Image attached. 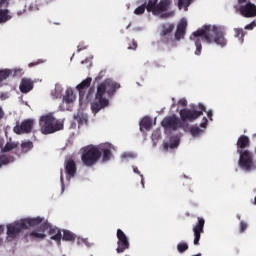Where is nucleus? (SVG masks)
<instances>
[{"instance_id":"obj_57","label":"nucleus","mask_w":256,"mask_h":256,"mask_svg":"<svg viewBox=\"0 0 256 256\" xmlns=\"http://www.w3.org/2000/svg\"><path fill=\"white\" fill-rule=\"evenodd\" d=\"M85 64V61H82V65Z\"/></svg>"},{"instance_id":"obj_34","label":"nucleus","mask_w":256,"mask_h":256,"mask_svg":"<svg viewBox=\"0 0 256 256\" xmlns=\"http://www.w3.org/2000/svg\"><path fill=\"white\" fill-rule=\"evenodd\" d=\"M9 73L11 72L7 68L0 70V83H2V81H6V79H9L10 77Z\"/></svg>"},{"instance_id":"obj_19","label":"nucleus","mask_w":256,"mask_h":256,"mask_svg":"<svg viewBox=\"0 0 256 256\" xmlns=\"http://www.w3.org/2000/svg\"><path fill=\"white\" fill-rule=\"evenodd\" d=\"M50 236V239L53 241H57V243H61V230L57 228V226H53L49 224L46 220V237Z\"/></svg>"},{"instance_id":"obj_33","label":"nucleus","mask_w":256,"mask_h":256,"mask_svg":"<svg viewBox=\"0 0 256 256\" xmlns=\"http://www.w3.org/2000/svg\"><path fill=\"white\" fill-rule=\"evenodd\" d=\"M135 157H137V154L133 152H124L121 155L122 161H130V159H135Z\"/></svg>"},{"instance_id":"obj_30","label":"nucleus","mask_w":256,"mask_h":256,"mask_svg":"<svg viewBox=\"0 0 256 256\" xmlns=\"http://www.w3.org/2000/svg\"><path fill=\"white\" fill-rule=\"evenodd\" d=\"M21 153H29L31 149H33V142L31 141H24L20 145Z\"/></svg>"},{"instance_id":"obj_16","label":"nucleus","mask_w":256,"mask_h":256,"mask_svg":"<svg viewBox=\"0 0 256 256\" xmlns=\"http://www.w3.org/2000/svg\"><path fill=\"white\" fill-rule=\"evenodd\" d=\"M198 222L193 226L194 233V245H199V241H201V233H203L205 229V219L202 217H198Z\"/></svg>"},{"instance_id":"obj_22","label":"nucleus","mask_w":256,"mask_h":256,"mask_svg":"<svg viewBox=\"0 0 256 256\" xmlns=\"http://www.w3.org/2000/svg\"><path fill=\"white\" fill-rule=\"evenodd\" d=\"M20 91L21 93H29V91H33V80L23 78L20 83Z\"/></svg>"},{"instance_id":"obj_13","label":"nucleus","mask_w":256,"mask_h":256,"mask_svg":"<svg viewBox=\"0 0 256 256\" xmlns=\"http://www.w3.org/2000/svg\"><path fill=\"white\" fill-rule=\"evenodd\" d=\"M41 218V221L37 224L40 225L39 227L32 230L29 234V237L36 240L45 239L47 237V226H46V220L39 216Z\"/></svg>"},{"instance_id":"obj_1","label":"nucleus","mask_w":256,"mask_h":256,"mask_svg":"<svg viewBox=\"0 0 256 256\" xmlns=\"http://www.w3.org/2000/svg\"><path fill=\"white\" fill-rule=\"evenodd\" d=\"M190 41L195 43V55H201V51L203 50V46L201 45V41H205L208 45H216L219 49H225L227 47V34L225 30L221 26L215 25H205L203 28L194 32L190 36Z\"/></svg>"},{"instance_id":"obj_49","label":"nucleus","mask_w":256,"mask_h":256,"mask_svg":"<svg viewBox=\"0 0 256 256\" xmlns=\"http://www.w3.org/2000/svg\"><path fill=\"white\" fill-rule=\"evenodd\" d=\"M5 231V227L3 225H0V235Z\"/></svg>"},{"instance_id":"obj_11","label":"nucleus","mask_w":256,"mask_h":256,"mask_svg":"<svg viewBox=\"0 0 256 256\" xmlns=\"http://www.w3.org/2000/svg\"><path fill=\"white\" fill-rule=\"evenodd\" d=\"M161 125L166 133H173V131H179V129H183V121L177 117V115L164 118L161 122Z\"/></svg>"},{"instance_id":"obj_7","label":"nucleus","mask_w":256,"mask_h":256,"mask_svg":"<svg viewBox=\"0 0 256 256\" xmlns=\"http://www.w3.org/2000/svg\"><path fill=\"white\" fill-rule=\"evenodd\" d=\"M40 217L33 218H22L20 220H16L6 225L7 231V241H13L16 237L21 235V231L24 229H29L30 227H37L38 223H41Z\"/></svg>"},{"instance_id":"obj_18","label":"nucleus","mask_w":256,"mask_h":256,"mask_svg":"<svg viewBox=\"0 0 256 256\" xmlns=\"http://www.w3.org/2000/svg\"><path fill=\"white\" fill-rule=\"evenodd\" d=\"M208 123L209 120L207 119V117H203L200 125H193L190 127V134L195 138L201 137V135L205 133Z\"/></svg>"},{"instance_id":"obj_28","label":"nucleus","mask_w":256,"mask_h":256,"mask_svg":"<svg viewBox=\"0 0 256 256\" xmlns=\"http://www.w3.org/2000/svg\"><path fill=\"white\" fill-rule=\"evenodd\" d=\"M62 239L63 241H69L70 243H73V241L77 239V235L69 230H64Z\"/></svg>"},{"instance_id":"obj_40","label":"nucleus","mask_w":256,"mask_h":256,"mask_svg":"<svg viewBox=\"0 0 256 256\" xmlns=\"http://www.w3.org/2000/svg\"><path fill=\"white\" fill-rule=\"evenodd\" d=\"M11 0H0V9H7Z\"/></svg>"},{"instance_id":"obj_8","label":"nucleus","mask_w":256,"mask_h":256,"mask_svg":"<svg viewBox=\"0 0 256 256\" xmlns=\"http://www.w3.org/2000/svg\"><path fill=\"white\" fill-rule=\"evenodd\" d=\"M40 131L43 135H51L63 129V124L53 117V114H46L40 117Z\"/></svg>"},{"instance_id":"obj_56","label":"nucleus","mask_w":256,"mask_h":256,"mask_svg":"<svg viewBox=\"0 0 256 256\" xmlns=\"http://www.w3.org/2000/svg\"><path fill=\"white\" fill-rule=\"evenodd\" d=\"M129 27H131V24H129V25L127 26V29H129Z\"/></svg>"},{"instance_id":"obj_26","label":"nucleus","mask_w":256,"mask_h":256,"mask_svg":"<svg viewBox=\"0 0 256 256\" xmlns=\"http://www.w3.org/2000/svg\"><path fill=\"white\" fill-rule=\"evenodd\" d=\"M17 142L9 141L7 142L4 147L1 146L2 153H11V151H15L17 149Z\"/></svg>"},{"instance_id":"obj_48","label":"nucleus","mask_w":256,"mask_h":256,"mask_svg":"<svg viewBox=\"0 0 256 256\" xmlns=\"http://www.w3.org/2000/svg\"><path fill=\"white\" fill-rule=\"evenodd\" d=\"M134 33H137L139 31H143V27H135L133 28Z\"/></svg>"},{"instance_id":"obj_45","label":"nucleus","mask_w":256,"mask_h":256,"mask_svg":"<svg viewBox=\"0 0 256 256\" xmlns=\"http://www.w3.org/2000/svg\"><path fill=\"white\" fill-rule=\"evenodd\" d=\"M204 112L207 114L210 121H213V110H205Z\"/></svg>"},{"instance_id":"obj_42","label":"nucleus","mask_w":256,"mask_h":256,"mask_svg":"<svg viewBox=\"0 0 256 256\" xmlns=\"http://www.w3.org/2000/svg\"><path fill=\"white\" fill-rule=\"evenodd\" d=\"M255 27H256V22L252 21L250 24L245 26V29L248 31H253V29H255Z\"/></svg>"},{"instance_id":"obj_53","label":"nucleus","mask_w":256,"mask_h":256,"mask_svg":"<svg viewBox=\"0 0 256 256\" xmlns=\"http://www.w3.org/2000/svg\"><path fill=\"white\" fill-rule=\"evenodd\" d=\"M237 219H239V221H241V215H237Z\"/></svg>"},{"instance_id":"obj_47","label":"nucleus","mask_w":256,"mask_h":256,"mask_svg":"<svg viewBox=\"0 0 256 256\" xmlns=\"http://www.w3.org/2000/svg\"><path fill=\"white\" fill-rule=\"evenodd\" d=\"M60 181L62 185V193L65 191V182L63 181V172H61Z\"/></svg>"},{"instance_id":"obj_32","label":"nucleus","mask_w":256,"mask_h":256,"mask_svg":"<svg viewBox=\"0 0 256 256\" xmlns=\"http://www.w3.org/2000/svg\"><path fill=\"white\" fill-rule=\"evenodd\" d=\"M193 3V0H178V8L184 9V11H189V6Z\"/></svg>"},{"instance_id":"obj_25","label":"nucleus","mask_w":256,"mask_h":256,"mask_svg":"<svg viewBox=\"0 0 256 256\" xmlns=\"http://www.w3.org/2000/svg\"><path fill=\"white\" fill-rule=\"evenodd\" d=\"M74 120L78 123L79 127L82 125H87V115L84 112H78L74 115Z\"/></svg>"},{"instance_id":"obj_46","label":"nucleus","mask_w":256,"mask_h":256,"mask_svg":"<svg viewBox=\"0 0 256 256\" xmlns=\"http://www.w3.org/2000/svg\"><path fill=\"white\" fill-rule=\"evenodd\" d=\"M128 49H129L130 51H135V49H137V43H136L135 41H133L132 44H130V45L128 46Z\"/></svg>"},{"instance_id":"obj_4","label":"nucleus","mask_w":256,"mask_h":256,"mask_svg":"<svg viewBox=\"0 0 256 256\" xmlns=\"http://www.w3.org/2000/svg\"><path fill=\"white\" fill-rule=\"evenodd\" d=\"M173 29L175 25L171 23H165L160 29V41L166 45L167 49H175L179 47V42L185 39V31L187 29V19L182 18L178 23L176 32L173 38Z\"/></svg>"},{"instance_id":"obj_38","label":"nucleus","mask_w":256,"mask_h":256,"mask_svg":"<svg viewBox=\"0 0 256 256\" xmlns=\"http://www.w3.org/2000/svg\"><path fill=\"white\" fill-rule=\"evenodd\" d=\"M77 245H85V247H91L89 240L83 237H77Z\"/></svg>"},{"instance_id":"obj_27","label":"nucleus","mask_w":256,"mask_h":256,"mask_svg":"<svg viewBox=\"0 0 256 256\" xmlns=\"http://www.w3.org/2000/svg\"><path fill=\"white\" fill-rule=\"evenodd\" d=\"M13 161H15V158L11 155L9 156H7V154L0 155V167L9 165V163H13Z\"/></svg>"},{"instance_id":"obj_20","label":"nucleus","mask_w":256,"mask_h":256,"mask_svg":"<svg viewBox=\"0 0 256 256\" xmlns=\"http://www.w3.org/2000/svg\"><path fill=\"white\" fill-rule=\"evenodd\" d=\"M65 173H66V181H71L75 174L77 173V164L73 160L65 161Z\"/></svg>"},{"instance_id":"obj_59","label":"nucleus","mask_w":256,"mask_h":256,"mask_svg":"<svg viewBox=\"0 0 256 256\" xmlns=\"http://www.w3.org/2000/svg\"><path fill=\"white\" fill-rule=\"evenodd\" d=\"M127 8L129 9V4H128Z\"/></svg>"},{"instance_id":"obj_31","label":"nucleus","mask_w":256,"mask_h":256,"mask_svg":"<svg viewBox=\"0 0 256 256\" xmlns=\"http://www.w3.org/2000/svg\"><path fill=\"white\" fill-rule=\"evenodd\" d=\"M51 96L54 99H61V97L63 96V87L61 86H56L54 90L51 91Z\"/></svg>"},{"instance_id":"obj_41","label":"nucleus","mask_w":256,"mask_h":256,"mask_svg":"<svg viewBox=\"0 0 256 256\" xmlns=\"http://www.w3.org/2000/svg\"><path fill=\"white\" fill-rule=\"evenodd\" d=\"M133 171H134V173H136L137 175H140V177H141V185H142V187H145V181L143 180V175H142L141 172L139 171V168L133 167Z\"/></svg>"},{"instance_id":"obj_36","label":"nucleus","mask_w":256,"mask_h":256,"mask_svg":"<svg viewBox=\"0 0 256 256\" xmlns=\"http://www.w3.org/2000/svg\"><path fill=\"white\" fill-rule=\"evenodd\" d=\"M10 77H17V75H23L22 68L8 69Z\"/></svg>"},{"instance_id":"obj_39","label":"nucleus","mask_w":256,"mask_h":256,"mask_svg":"<svg viewBox=\"0 0 256 256\" xmlns=\"http://www.w3.org/2000/svg\"><path fill=\"white\" fill-rule=\"evenodd\" d=\"M247 227H249L247 222H245L244 220H241L240 221V233H245V231H247Z\"/></svg>"},{"instance_id":"obj_29","label":"nucleus","mask_w":256,"mask_h":256,"mask_svg":"<svg viewBox=\"0 0 256 256\" xmlns=\"http://www.w3.org/2000/svg\"><path fill=\"white\" fill-rule=\"evenodd\" d=\"M234 33H235L234 37H236V39H238L239 44L243 45V41H244V37H245V32L243 31V29L235 28Z\"/></svg>"},{"instance_id":"obj_52","label":"nucleus","mask_w":256,"mask_h":256,"mask_svg":"<svg viewBox=\"0 0 256 256\" xmlns=\"http://www.w3.org/2000/svg\"><path fill=\"white\" fill-rule=\"evenodd\" d=\"M83 49H85L83 46H81V45L78 46V52L83 51Z\"/></svg>"},{"instance_id":"obj_3","label":"nucleus","mask_w":256,"mask_h":256,"mask_svg":"<svg viewBox=\"0 0 256 256\" xmlns=\"http://www.w3.org/2000/svg\"><path fill=\"white\" fill-rule=\"evenodd\" d=\"M117 89H121V85L113 79H106L97 86L95 98L91 102V111L94 117L97 113L109 107V99L115 95Z\"/></svg>"},{"instance_id":"obj_23","label":"nucleus","mask_w":256,"mask_h":256,"mask_svg":"<svg viewBox=\"0 0 256 256\" xmlns=\"http://www.w3.org/2000/svg\"><path fill=\"white\" fill-rule=\"evenodd\" d=\"M11 19H13L11 11L7 8H0V25L7 23V21H11Z\"/></svg>"},{"instance_id":"obj_55","label":"nucleus","mask_w":256,"mask_h":256,"mask_svg":"<svg viewBox=\"0 0 256 256\" xmlns=\"http://www.w3.org/2000/svg\"><path fill=\"white\" fill-rule=\"evenodd\" d=\"M30 11H33V6H30Z\"/></svg>"},{"instance_id":"obj_17","label":"nucleus","mask_w":256,"mask_h":256,"mask_svg":"<svg viewBox=\"0 0 256 256\" xmlns=\"http://www.w3.org/2000/svg\"><path fill=\"white\" fill-rule=\"evenodd\" d=\"M35 122L32 119L24 120L20 125L14 127V133L16 135H23V133H31Z\"/></svg>"},{"instance_id":"obj_37","label":"nucleus","mask_w":256,"mask_h":256,"mask_svg":"<svg viewBox=\"0 0 256 256\" xmlns=\"http://www.w3.org/2000/svg\"><path fill=\"white\" fill-rule=\"evenodd\" d=\"M161 138V130L157 129L152 133V141L154 145H157V141Z\"/></svg>"},{"instance_id":"obj_10","label":"nucleus","mask_w":256,"mask_h":256,"mask_svg":"<svg viewBox=\"0 0 256 256\" xmlns=\"http://www.w3.org/2000/svg\"><path fill=\"white\" fill-rule=\"evenodd\" d=\"M100 158L101 152L97 147L85 148L81 156L82 163L86 167H93Z\"/></svg>"},{"instance_id":"obj_50","label":"nucleus","mask_w":256,"mask_h":256,"mask_svg":"<svg viewBox=\"0 0 256 256\" xmlns=\"http://www.w3.org/2000/svg\"><path fill=\"white\" fill-rule=\"evenodd\" d=\"M23 13H25V10H20V11L17 12V15L21 16V15H23Z\"/></svg>"},{"instance_id":"obj_6","label":"nucleus","mask_w":256,"mask_h":256,"mask_svg":"<svg viewBox=\"0 0 256 256\" xmlns=\"http://www.w3.org/2000/svg\"><path fill=\"white\" fill-rule=\"evenodd\" d=\"M170 5L171 0H161L160 3L159 0H148L134 10V15H143L146 9L148 13H152L156 16L160 15L162 18L167 19V17L173 15V12L165 13Z\"/></svg>"},{"instance_id":"obj_35","label":"nucleus","mask_w":256,"mask_h":256,"mask_svg":"<svg viewBox=\"0 0 256 256\" xmlns=\"http://www.w3.org/2000/svg\"><path fill=\"white\" fill-rule=\"evenodd\" d=\"M187 249H189V244H187V242H180L177 245V251L179 253H185V251H187Z\"/></svg>"},{"instance_id":"obj_15","label":"nucleus","mask_w":256,"mask_h":256,"mask_svg":"<svg viewBox=\"0 0 256 256\" xmlns=\"http://www.w3.org/2000/svg\"><path fill=\"white\" fill-rule=\"evenodd\" d=\"M116 236L118 239L116 251L117 253H123L129 248V238H127V235L121 229L117 230Z\"/></svg>"},{"instance_id":"obj_24","label":"nucleus","mask_w":256,"mask_h":256,"mask_svg":"<svg viewBox=\"0 0 256 256\" xmlns=\"http://www.w3.org/2000/svg\"><path fill=\"white\" fill-rule=\"evenodd\" d=\"M151 125H153V122L151 120V118L149 117H144L141 121H140V131L142 133H145V131H150L151 130Z\"/></svg>"},{"instance_id":"obj_2","label":"nucleus","mask_w":256,"mask_h":256,"mask_svg":"<svg viewBox=\"0 0 256 256\" xmlns=\"http://www.w3.org/2000/svg\"><path fill=\"white\" fill-rule=\"evenodd\" d=\"M91 81H93V79L88 77L76 86V90L67 88L63 95L62 104L60 105L61 111H73L75 101H77V91L79 93L80 105L89 103V101H91V89H89Z\"/></svg>"},{"instance_id":"obj_5","label":"nucleus","mask_w":256,"mask_h":256,"mask_svg":"<svg viewBox=\"0 0 256 256\" xmlns=\"http://www.w3.org/2000/svg\"><path fill=\"white\" fill-rule=\"evenodd\" d=\"M236 145L237 153L239 155L238 167L240 171H243V173H251V171H255L256 165L253 152L247 149L251 145V140L248 136L241 135L238 138Z\"/></svg>"},{"instance_id":"obj_58","label":"nucleus","mask_w":256,"mask_h":256,"mask_svg":"<svg viewBox=\"0 0 256 256\" xmlns=\"http://www.w3.org/2000/svg\"><path fill=\"white\" fill-rule=\"evenodd\" d=\"M253 137H256V133H255V134H253Z\"/></svg>"},{"instance_id":"obj_21","label":"nucleus","mask_w":256,"mask_h":256,"mask_svg":"<svg viewBox=\"0 0 256 256\" xmlns=\"http://www.w3.org/2000/svg\"><path fill=\"white\" fill-rule=\"evenodd\" d=\"M179 143H181L180 136H171L170 138L164 140L163 147L165 150L175 149V148L179 147Z\"/></svg>"},{"instance_id":"obj_44","label":"nucleus","mask_w":256,"mask_h":256,"mask_svg":"<svg viewBox=\"0 0 256 256\" xmlns=\"http://www.w3.org/2000/svg\"><path fill=\"white\" fill-rule=\"evenodd\" d=\"M41 63H45V60H38L36 62H32L30 64H28V67H35V65H41Z\"/></svg>"},{"instance_id":"obj_54","label":"nucleus","mask_w":256,"mask_h":256,"mask_svg":"<svg viewBox=\"0 0 256 256\" xmlns=\"http://www.w3.org/2000/svg\"><path fill=\"white\" fill-rule=\"evenodd\" d=\"M0 98H1V99H5V96H4V95H1Z\"/></svg>"},{"instance_id":"obj_12","label":"nucleus","mask_w":256,"mask_h":256,"mask_svg":"<svg viewBox=\"0 0 256 256\" xmlns=\"http://www.w3.org/2000/svg\"><path fill=\"white\" fill-rule=\"evenodd\" d=\"M235 9L242 15V17H256V5L247 2V0H238V5L235 6Z\"/></svg>"},{"instance_id":"obj_51","label":"nucleus","mask_w":256,"mask_h":256,"mask_svg":"<svg viewBox=\"0 0 256 256\" xmlns=\"http://www.w3.org/2000/svg\"><path fill=\"white\" fill-rule=\"evenodd\" d=\"M0 119H3V109L0 108Z\"/></svg>"},{"instance_id":"obj_9","label":"nucleus","mask_w":256,"mask_h":256,"mask_svg":"<svg viewBox=\"0 0 256 256\" xmlns=\"http://www.w3.org/2000/svg\"><path fill=\"white\" fill-rule=\"evenodd\" d=\"M203 111H205V105L202 103H199V110L197 109V105L192 104L190 108L180 110V121H182V123H193V121H197V119L203 115Z\"/></svg>"},{"instance_id":"obj_14","label":"nucleus","mask_w":256,"mask_h":256,"mask_svg":"<svg viewBox=\"0 0 256 256\" xmlns=\"http://www.w3.org/2000/svg\"><path fill=\"white\" fill-rule=\"evenodd\" d=\"M97 149L102 155L103 163L111 161V159L113 158V152L115 151V146H113L111 143H105L98 146Z\"/></svg>"},{"instance_id":"obj_43","label":"nucleus","mask_w":256,"mask_h":256,"mask_svg":"<svg viewBox=\"0 0 256 256\" xmlns=\"http://www.w3.org/2000/svg\"><path fill=\"white\" fill-rule=\"evenodd\" d=\"M178 105H180V107H187V99L181 98V99L178 101Z\"/></svg>"}]
</instances>
